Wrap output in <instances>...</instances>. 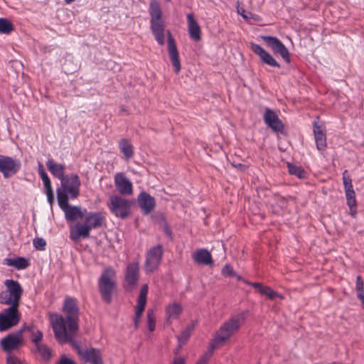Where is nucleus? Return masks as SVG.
<instances>
[{
	"instance_id": "nucleus-63",
	"label": "nucleus",
	"mask_w": 364,
	"mask_h": 364,
	"mask_svg": "<svg viewBox=\"0 0 364 364\" xmlns=\"http://www.w3.org/2000/svg\"><path fill=\"white\" fill-rule=\"evenodd\" d=\"M166 2H170V1H171V0H166Z\"/></svg>"
},
{
	"instance_id": "nucleus-35",
	"label": "nucleus",
	"mask_w": 364,
	"mask_h": 364,
	"mask_svg": "<svg viewBox=\"0 0 364 364\" xmlns=\"http://www.w3.org/2000/svg\"><path fill=\"white\" fill-rule=\"evenodd\" d=\"M14 30V26L6 18H0V33L9 34Z\"/></svg>"
},
{
	"instance_id": "nucleus-4",
	"label": "nucleus",
	"mask_w": 364,
	"mask_h": 364,
	"mask_svg": "<svg viewBox=\"0 0 364 364\" xmlns=\"http://www.w3.org/2000/svg\"><path fill=\"white\" fill-rule=\"evenodd\" d=\"M98 289L102 299L110 304L112 294L117 289L116 272L112 267L104 269L98 280Z\"/></svg>"
},
{
	"instance_id": "nucleus-19",
	"label": "nucleus",
	"mask_w": 364,
	"mask_h": 364,
	"mask_svg": "<svg viewBox=\"0 0 364 364\" xmlns=\"http://www.w3.org/2000/svg\"><path fill=\"white\" fill-rule=\"evenodd\" d=\"M137 202L139 206L145 215L149 214L156 206L155 198L144 191H142L139 194Z\"/></svg>"
},
{
	"instance_id": "nucleus-52",
	"label": "nucleus",
	"mask_w": 364,
	"mask_h": 364,
	"mask_svg": "<svg viewBox=\"0 0 364 364\" xmlns=\"http://www.w3.org/2000/svg\"><path fill=\"white\" fill-rule=\"evenodd\" d=\"M43 183L46 194L53 193V188L51 186V182H50V179L43 181Z\"/></svg>"
},
{
	"instance_id": "nucleus-32",
	"label": "nucleus",
	"mask_w": 364,
	"mask_h": 364,
	"mask_svg": "<svg viewBox=\"0 0 364 364\" xmlns=\"http://www.w3.org/2000/svg\"><path fill=\"white\" fill-rule=\"evenodd\" d=\"M57 193V200L59 207L63 210L68 207L69 203V197H68V193L65 191V190L61 189L60 188H58L56 190Z\"/></svg>"
},
{
	"instance_id": "nucleus-53",
	"label": "nucleus",
	"mask_w": 364,
	"mask_h": 364,
	"mask_svg": "<svg viewBox=\"0 0 364 364\" xmlns=\"http://www.w3.org/2000/svg\"><path fill=\"white\" fill-rule=\"evenodd\" d=\"M172 364H186V360L182 357H175Z\"/></svg>"
},
{
	"instance_id": "nucleus-62",
	"label": "nucleus",
	"mask_w": 364,
	"mask_h": 364,
	"mask_svg": "<svg viewBox=\"0 0 364 364\" xmlns=\"http://www.w3.org/2000/svg\"><path fill=\"white\" fill-rule=\"evenodd\" d=\"M64 1H65V2L66 4H71V3H73V1H75V0H64Z\"/></svg>"
},
{
	"instance_id": "nucleus-36",
	"label": "nucleus",
	"mask_w": 364,
	"mask_h": 364,
	"mask_svg": "<svg viewBox=\"0 0 364 364\" xmlns=\"http://www.w3.org/2000/svg\"><path fill=\"white\" fill-rule=\"evenodd\" d=\"M262 295L266 296L270 300H274L276 298L282 299L284 296L278 292L274 291L269 287H267Z\"/></svg>"
},
{
	"instance_id": "nucleus-50",
	"label": "nucleus",
	"mask_w": 364,
	"mask_h": 364,
	"mask_svg": "<svg viewBox=\"0 0 364 364\" xmlns=\"http://www.w3.org/2000/svg\"><path fill=\"white\" fill-rule=\"evenodd\" d=\"M57 364H75V361L65 355H62Z\"/></svg>"
},
{
	"instance_id": "nucleus-39",
	"label": "nucleus",
	"mask_w": 364,
	"mask_h": 364,
	"mask_svg": "<svg viewBox=\"0 0 364 364\" xmlns=\"http://www.w3.org/2000/svg\"><path fill=\"white\" fill-rule=\"evenodd\" d=\"M148 328L150 331H154L156 326V320L153 310L147 311Z\"/></svg>"
},
{
	"instance_id": "nucleus-13",
	"label": "nucleus",
	"mask_w": 364,
	"mask_h": 364,
	"mask_svg": "<svg viewBox=\"0 0 364 364\" xmlns=\"http://www.w3.org/2000/svg\"><path fill=\"white\" fill-rule=\"evenodd\" d=\"M81 182L77 174L66 175L60 180V188L70 194V198H76L80 195Z\"/></svg>"
},
{
	"instance_id": "nucleus-42",
	"label": "nucleus",
	"mask_w": 364,
	"mask_h": 364,
	"mask_svg": "<svg viewBox=\"0 0 364 364\" xmlns=\"http://www.w3.org/2000/svg\"><path fill=\"white\" fill-rule=\"evenodd\" d=\"M347 173V170H345L343 173V182L345 190L353 188L352 179L349 176H346Z\"/></svg>"
},
{
	"instance_id": "nucleus-54",
	"label": "nucleus",
	"mask_w": 364,
	"mask_h": 364,
	"mask_svg": "<svg viewBox=\"0 0 364 364\" xmlns=\"http://www.w3.org/2000/svg\"><path fill=\"white\" fill-rule=\"evenodd\" d=\"M46 196L48 203L52 206L55 201L53 193H47Z\"/></svg>"
},
{
	"instance_id": "nucleus-60",
	"label": "nucleus",
	"mask_w": 364,
	"mask_h": 364,
	"mask_svg": "<svg viewBox=\"0 0 364 364\" xmlns=\"http://www.w3.org/2000/svg\"><path fill=\"white\" fill-rule=\"evenodd\" d=\"M357 296H358V298L361 301L362 304H363V308H364V294H358Z\"/></svg>"
},
{
	"instance_id": "nucleus-58",
	"label": "nucleus",
	"mask_w": 364,
	"mask_h": 364,
	"mask_svg": "<svg viewBox=\"0 0 364 364\" xmlns=\"http://www.w3.org/2000/svg\"><path fill=\"white\" fill-rule=\"evenodd\" d=\"M164 230V232L166 234V235H168L171 238L172 237V231L171 230V229L169 228V227L167 224L165 225Z\"/></svg>"
},
{
	"instance_id": "nucleus-17",
	"label": "nucleus",
	"mask_w": 364,
	"mask_h": 364,
	"mask_svg": "<svg viewBox=\"0 0 364 364\" xmlns=\"http://www.w3.org/2000/svg\"><path fill=\"white\" fill-rule=\"evenodd\" d=\"M251 50L258 55L262 63L273 67L280 68V64L273 58V56L266 51L262 46L255 43H251Z\"/></svg>"
},
{
	"instance_id": "nucleus-40",
	"label": "nucleus",
	"mask_w": 364,
	"mask_h": 364,
	"mask_svg": "<svg viewBox=\"0 0 364 364\" xmlns=\"http://www.w3.org/2000/svg\"><path fill=\"white\" fill-rule=\"evenodd\" d=\"M245 283L249 286L254 287L256 289V291L258 293L261 294L262 295L267 287V286H264L262 284L259 283V282H248V281H245Z\"/></svg>"
},
{
	"instance_id": "nucleus-47",
	"label": "nucleus",
	"mask_w": 364,
	"mask_h": 364,
	"mask_svg": "<svg viewBox=\"0 0 364 364\" xmlns=\"http://www.w3.org/2000/svg\"><path fill=\"white\" fill-rule=\"evenodd\" d=\"M191 334L183 330L181 333L178 336V341L180 343L183 344L185 343L189 338Z\"/></svg>"
},
{
	"instance_id": "nucleus-38",
	"label": "nucleus",
	"mask_w": 364,
	"mask_h": 364,
	"mask_svg": "<svg viewBox=\"0 0 364 364\" xmlns=\"http://www.w3.org/2000/svg\"><path fill=\"white\" fill-rule=\"evenodd\" d=\"M33 245L36 250L44 251L46 250V241L42 237H36L33 240Z\"/></svg>"
},
{
	"instance_id": "nucleus-61",
	"label": "nucleus",
	"mask_w": 364,
	"mask_h": 364,
	"mask_svg": "<svg viewBox=\"0 0 364 364\" xmlns=\"http://www.w3.org/2000/svg\"><path fill=\"white\" fill-rule=\"evenodd\" d=\"M234 277H237V279L238 281H242L245 282V281H246L245 279H244L240 275H238L236 274V275H235Z\"/></svg>"
},
{
	"instance_id": "nucleus-6",
	"label": "nucleus",
	"mask_w": 364,
	"mask_h": 364,
	"mask_svg": "<svg viewBox=\"0 0 364 364\" xmlns=\"http://www.w3.org/2000/svg\"><path fill=\"white\" fill-rule=\"evenodd\" d=\"M62 311L65 314V316L63 317L65 321V326L71 331H77L80 309L77 299L67 296L64 300Z\"/></svg>"
},
{
	"instance_id": "nucleus-64",
	"label": "nucleus",
	"mask_w": 364,
	"mask_h": 364,
	"mask_svg": "<svg viewBox=\"0 0 364 364\" xmlns=\"http://www.w3.org/2000/svg\"><path fill=\"white\" fill-rule=\"evenodd\" d=\"M257 364H260L259 363H257Z\"/></svg>"
},
{
	"instance_id": "nucleus-26",
	"label": "nucleus",
	"mask_w": 364,
	"mask_h": 364,
	"mask_svg": "<svg viewBox=\"0 0 364 364\" xmlns=\"http://www.w3.org/2000/svg\"><path fill=\"white\" fill-rule=\"evenodd\" d=\"M46 166L51 174L56 178L61 180L65 176V166L56 163L54 159H48L46 161Z\"/></svg>"
},
{
	"instance_id": "nucleus-12",
	"label": "nucleus",
	"mask_w": 364,
	"mask_h": 364,
	"mask_svg": "<svg viewBox=\"0 0 364 364\" xmlns=\"http://www.w3.org/2000/svg\"><path fill=\"white\" fill-rule=\"evenodd\" d=\"M139 277V262H133L128 264L124 273V289L127 291H132L136 287Z\"/></svg>"
},
{
	"instance_id": "nucleus-45",
	"label": "nucleus",
	"mask_w": 364,
	"mask_h": 364,
	"mask_svg": "<svg viewBox=\"0 0 364 364\" xmlns=\"http://www.w3.org/2000/svg\"><path fill=\"white\" fill-rule=\"evenodd\" d=\"M356 290L358 294H364V282L360 275L356 277Z\"/></svg>"
},
{
	"instance_id": "nucleus-3",
	"label": "nucleus",
	"mask_w": 364,
	"mask_h": 364,
	"mask_svg": "<svg viewBox=\"0 0 364 364\" xmlns=\"http://www.w3.org/2000/svg\"><path fill=\"white\" fill-rule=\"evenodd\" d=\"M149 14L150 15L151 30L159 45L165 43V24L162 18V11L157 0H151Z\"/></svg>"
},
{
	"instance_id": "nucleus-34",
	"label": "nucleus",
	"mask_w": 364,
	"mask_h": 364,
	"mask_svg": "<svg viewBox=\"0 0 364 364\" xmlns=\"http://www.w3.org/2000/svg\"><path fill=\"white\" fill-rule=\"evenodd\" d=\"M35 347L36 352L38 353L43 360L48 361L50 360L51 357V350L46 345L41 343L35 346Z\"/></svg>"
},
{
	"instance_id": "nucleus-57",
	"label": "nucleus",
	"mask_w": 364,
	"mask_h": 364,
	"mask_svg": "<svg viewBox=\"0 0 364 364\" xmlns=\"http://www.w3.org/2000/svg\"><path fill=\"white\" fill-rule=\"evenodd\" d=\"M141 317V316H139V317H137L136 314L134 315V328H135V329L138 328V327H139V322H140Z\"/></svg>"
},
{
	"instance_id": "nucleus-10",
	"label": "nucleus",
	"mask_w": 364,
	"mask_h": 364,
	"mask_svg": "<svg viewBox=\"0 0 364 364\" xmlns=\"http://www.w3.org/2000/svg\"><path fill=\"white\" fill-rule=\"evenodd\" d=\"M163 246L160 244L151 247L146 254L145 261V271L146 273H151L156 271L163 257Z\"/></svg>"
},
{
	"instance_id": "nucleus-8",
	"label": "nucleus",
	"mask_w": 364,
	"mask_h": 364,
	"mask_svg": "<svg viewBox=\"0 0 364 364\" xmlns=\"http://www.w3.org/2000/svg\"><path fill=\"white\" fill-rule=\"evenodd\" d=\"M32 328V325H24L19 330L11 333L1 338L0 341V346L3 350L6 353H11L13 350L19 349L24 343L23 333L25 331L31 330Z\"/></svg>"
},
{
	"instance_id": "nucleus-49",
	"label": "nucleus",
	"mask_w": 364,
	"mask_h": 364,
	"mask_svg": "<svg viewBox=\"0 0 364 364\" xmlns=\"http://www.w3.org/2000/svg\"><path fill=\"white\" fill-rule=\"evenodd\" d=\"M237 12L240 15L242 16L245 19H250L252 18V14L249 11H246L243 8L237 7Z\"/></svg>"
},
{
	"instance_id": "nucleus-11",
	"label": "nucleus",
	"mask_w": 364,
	"mask_h": 364,
	"mask_svg": "<svg viewBox=\"0 0 364 364\" xmlns=\"http://www.w3.org/2000/svg\"><path fill=\"white\" fill-rule=\"evenodd\" d=\"M21 168V161L11 156L0 155V172L4 178L16 174Z\"/></svg>"
},
{
	"instance_id": "nucleus-28",
	"label": "nucleus",
	"mask_w": 364,
	"mask_h": 364,
	"mask_svg": "<svg viewBox=\"0 0 364 364\" xmlns=\"http://www.w3.org/2000/svg\"><path fill=\"white\" fill-rule=\"evenodd\" d=\"M4 264L8 266L14 267L18 270L25 269L29 266L28 260L22 257L6 258L4 259Z\"/></svg>"
},
{
	"instance_id": "nucleus-7",
	"label": "nucleus",
	"mask_w": 364,
	"mask_h": 364,
	"mask_svg": "<svg viewBox=\"0 0 364 364\" xmlns=\"http://www.w3.org/2000/svg\"><path fill=\"white\" fill-rule=\"evenodd\" d=\"M134 202L117 195L109 197L107 206L117 218L126 219L131 215V208Z\"/></svg>"
},
{
	"instance_id": "nucleus-1",
	"label": "nucleus",
	"mask_w": 364,
	"mask_h": 364,
	"mask_svg": "<svg viewBox=\"0 0 364 364\" xmlns=\"http://www.w3.org/2000/svg\"><path fill=\"white\" fill-rule=\"evenodd\" d=\"M50 322L55 338L60 344L69 343L81 358L86 348H82L80 343L75 340L77 331H71L65 326V321L61 314H54L50 316Z\"/></svg>"
},
{
	"instance_id": "nucleus-44",
	"label": "nucleus",
	"mask_w": 364,
	"mask_h": 364,
	"mask_svg": "<svg viewBox=\"0 0 364 364\" xmlns=\"http://www.w3.org/2000/svg\"><path fill=\"white\" fill-rule=\"evenodd\" d=\"M38 173L43 181L50 179L45 171L43 164L40 161L38 163Z\"/></svg>"
},
{
	"instance_id": "nucleus-15",
	"label": "nucleus",
	"mask_w": 364,
	"mask_h": 364,
	"mask_svg": "<svg viewBox=\"0 0 364 364\" xmlns=\"http://www.w3.org/2000/svg\"><path fill=\"white\" fill-rule=\"evenodd\" d=\"M263 119L266 125L274 132L285 134L284 124L274 111L269 108H266Z\"/></svg>"
},
{
	"instance_id": "nucleus-41",
	"label": "nucleus",
	"mask_w": 364,
	"mask_h": 364,
	"mask_svg": "<svg viewBox=\"0 0 364 364\" xmlns=\"http://www.w3.org/2000/svg\"><path fill=\"white\" fill-rule=\"evenodd\" d=\"M221 273L223 276L229 277H234L235 275H236V272L234 271V269L230 264H225L223 267Z\"/></svg>"
},
{
	"instance_id": "nucleus-20",
	"label": "nucleus",
	"mask_w": 364,
	"mask_h": 364,
	"mask_svg": "<svg viewBox=\"0 0 364 364\" xmlns=\"http://www.w3.org/2000/svg\"><path fill=\"white\" fill-rule=\"evenodd\" d=\"M90 231V228L87 224L77 223L70 229V238L74 242H77L81 238L89 237Z\"/></svg>"
},
{
	"instance_id": "nucleus-33",
	"label": "nucleus",
	"mask_w": 364,
	"mask_h": 364,
	"mask_svg": "<svg viewBox=\"0 0 364 364\" xmlns=\"http://www.w3.org/2000/svg\"><path fill=\"white\" fill-rule=\"evenodd\" d=\"M287 168L288 171L291 175H294L299 178H305L306 177V172L301 166L288 162Z\"/></svg>"
},
{
	"instance_id": "nucleus-30",
	"label": "nucleus",
	"mask_w": 364,
	"mask_h": 364,
	"mask_svg": "<svg viewBox=\"0 0 364 364\" xmlns=\"http://www.w3.org/2000/svg\"><path fill=\"white\" fill-rule=\"evenodd\" d=\"M346 197L347 200V205H348L350 213L353 216L356 213V199L355 193L353 188L346 189Z\"/></svg>"
},
{
	"instance_id": "nucleus-21",
	"label": "nucleus",
	"mask_w": 364,
	"mask_h": 364,
	"mask_svg": "<svg viewBox=\"0 0 364 364\" xmlns=\"http://www.w3.org/2000/svg\"><path fill=\"white\" fill-rule=\"evenodd\" d=\"M114 182L117 188L122 195L132 193V183L123 173H117L114 177Z\"/></svg>"
},
{
	"instance_id": "nucleus-5",
	"label": "nucleus",
	"mask_w": 364,
	"mask_h": 364,
	"mask_svg": "<svg viewBox=\"0 0 364 364\" xmlns=\"http://www.w3.org/2000/svg\"><path fill=\"white\" fill-rule=\"evenodd\" d=\"M6 289L0 292V304L19 306L23 290L20 283L14 279H6Z\"/></svg>"
},
{
	"instance_id": "nucleus-16",
	"label": "nucleus",
	"mask_w": 364,
	"mask_h": 364,
	"mask_svg": "<svg viewBox=\"0 0 364 364\" xmlns=\"http://www.w3.org/2000/svg\"><path fill=\"white\" fill-rule=\"evenodd\" d=\"M168 37V50L170 57L171 63L173 67V70L176 74H178L181 71V65L179 59V54L175 43V40L171 35L170 31H167Z\"/></svg>"
},
{
	"instance_id": "nucleus-43",
	"label": "nucleus",
	"mask_w": 364,
	"mask_h": 364,
	"mask_svg": "<svg viewBox=\"0 0 364 364\" xmlns=\"http://www.w3.org/2000/svg\"><path fill=\"white\" fill-rule=\"evenodd\" d=\"M146 301L139 300L137 301V305L135 310V314L137 317L141 316L146 306Z\"/></svg>"
},
{
	"instance_id": "nucleus-29",
	"label": "nucleus",
	"mask_w": 364,
	"mask_h": 364,
	"mask_svg": "<svg viewBox=\"0 0 364 364\" xmlns=\"http://www.w3.org/2000/svg\"><path fill=\"white\" fill-rule=\"evenodd\" d=\"M119 147L121 152L127 159L132 158L134 155V147L128 139H122L119 142Z\"/></svg>"
},
{
	"instance_id": "nucleus-22",
	"label": "nucleus",
	"mask_w": 364,
	"mask_h": 364,
	"mask_svg": "<svg viewBox=\"0 0 364 364\" xmlns=\"http://www.w3.org/2000/svg\"><path fill=\"white\" fill-rule=\"evenodd\" d=\"M193 259L200 265H213V259L210 252L205 248L198 249L192 255Z\"/></svg>"
},
{
	"instance_id": "nucleus-9",
	"label": "nucleus",
	"mask_w": 364,
	"mask_h": 364,
	"mask_svg": "<svg viewBox=\"0 0 364 364\" xmlns=\"http://www.w3.org/2000/svg\"><path fill=\"white\" fill-rule=\"evenodd\" d=\"M18 306L9 305L0 312V332L6 331L16 326L21 320Z\"/></svg>"
},
{
	"instance_id": "nucleus-23",
	"label": "nucleus",
	"mask_w": 364,
	"mask_h": 364,
	"mask_svg": "<svg viewBox=\"0 0 364 364\" xmlns=\"http://www.w3.org/2000/svg\"><path fill=\"white\" fill-rule=\"evenodd\" d=\"M80 358L85 363L90 364H104L100 350L94 348H86Z\"/></svg>"
},
{
	"instance_id": "nucleus-31",
	"label": "nucleus",
	"mask_w": 364,
	"mask_h": 364,
	"mask_svg": "<svg viewBox=\"0 0 364 364\" xmlns=\"http://www.w3.org/2000/svg\"><path fill=\"white\" fill-rule=\"evenodd\" d=\"M182 312V307L178 303L169 304L166 308V314L168 319H176Z\"/></svg>"
},
{
	"instance_id": "nucleus-27",
	"label": "nucleus",
	"mask_w": 364,
	"mask_h": 364,
	"mask_svg": "<svg viewBox=\"0 0 364 364\" xmlns=\"http://www.w3.org/2000/svg\"><path fill=\"white\" fill-rule=\"evenodd\" d=\"M65 213V217L67 221H75L77 218H83L85 213H84L81 208L78 206L69 205L63 210Z\"/></svg>"
},
{
	"instance_id": "nucleus-48",
	"label": "nucleus",
	"mask_w": 364,
	"mask_h": 364,
	"mask_svg": "<svg viewBox=\"0 0 364 364\" xmlns=\"http://www.w3.org/2000/svg\"><path fill=\"white\" fill-rule=\"evenodd\" d=\"M147 294H148V285L144 284L142 286V287L140 290V294H139V296L138 299L146 301Z\"/></svg>"
},
{
	"instance_id": "nucleus-18",
	"label": "nucleus",
	"mask_w": 364,
	"mask_h": 364,
	"mask_svg": "<svg viewBox=\"0 0 364 364\" xmlns=\"http://www.w3.org/2000/svg\"><path fill=\"white\" fill-rule=\"evenodd\" d=\"M85 223L90 228V230L101 228L105 223V217L103 213L87 212L86 210H85Z\"/></svg>"
},
{
	"instance_id": "nucleus-46",
	"label": "nucleus",
	"mask_w": 364,
	"mask_h": 364,
	"mask_svg": "<svg viewBox=\"0 0 364 364\" xmlns=\"http://www.w3.org/2000/svg\"><path fill=\"white\" fill-rule=\"evenodd\" d=\"M225 343H215V338H213V342L210 344L209 351L207 352L202 358H206L207 355H212L213 351L217 348L218 346H223Z\"/></svg>"
},
{
	"instance_id": "nucleus-37",
	"label": "nucleus",
	"mask_w": 364,
	"mask_h": 364,
	"mask_svg": "<svg viewBox=\"0 0 364 364\" xmlns=\"http://www.w3.org/2000/svg\"><path fill=\"white\" fill-rule=\"evenodd\" d=\"M33 326V328L29 331L32 332L31 334V341L35 344V346L41 344V342L43 339V333L42 331L37 330L36 331H33L34 326Z\"/></svg>"
},
{
	"instance_id": "nucleus-59",
	"label": "nucleus",
	"mask_w": 364,
	"mask_h": 364,
	"mask_svg": "<svg viewBox=\"0 0 364 364\" xmlns=\"http://www.w3.org/2000/svg\"><path fill=\"white\" fill-rule=\"evenodd\" d=\"M194 327H195L194 323H191V324L188 325L184 330L191 334L192 331L193 330Z\"/></svg>"
},
{
	"instance_id": "nucleus-2",
	"label": "nucleus",
	"mask_w": 364,
	"mask_h": 364,
	"mask_svg": "<svg viewBox=\"0 0 364 364\" xmlns=\"http://www.w3.org/2000/svg\"><path fill=\"white\" fill-rule=\"evenodd\" d=\"M247 314L248 311H242L231 316L230 319L223 323L215 336V343H225L228 341L240 330L245 323Z\"/></svg>"
},
{
	"instance_id": "nucleus-51",
	"label": "nucleus",
	"mask_w": 364,
	"mask_h": 364,
	"mask_svg": "<svg viewBox=\"0 0 364 364\" xmlns=\"http://www.w3.org/2000/svg\"><path fill=\"white\" fill-rule=\"evenodd\" d=\"M6 364H21V362L16 356L9 355L6 358Z\"/></svg>"
},
{
	"instance_id": "nucleus-56",
	"label": "nucleus",
	"mask_w": 364,
	"mask_h": 364,
	"mask_svg": "<svg viewBox=\"0 0 364 364\" xmlns=\"http://www.w3.org/2000/svg\"><path fill=\"white\" fill-rule=\"evenodd\" d=\"M210 358V354L207 355L206 358H200L196 364H207L208 360Z\"/></svg>"
},
{
	"instance_id": "nucleus-24",
	"label": "nucleus",
	"mask_w": 364,
	"mask_h": 364,
	"mask_svg": "<svg viewBox=\"0 0 364 364\" xmlns=\"http://www.w3.org/2000/svg\"><path fill=\"white\" fill-rule=\"evenodd\" d=\"M313 132L318 151H323L326 147V133L318 122H314L313 124Z\"/></svg>"
},
{
	"instance_id": "nucleus-55",
	"label": "nucleus",
	"mask_w": 364,
	"mask_h": 364,
	"mask_svg": "<svg viewBox=\"0 0 364 364\" xmlns=\"http://www.w3.org/2000/svg\"><path fill=\"white\" fill-rule=\"evenodd\" d=\"M232 166H235L236 168L240 169L241 171H245L247 168V166L242 164H232Z\"/></svg>"
},
{
	"instance_id": "nucleus-25",
	"label": "nucleus",
	"mask_w": 364,
	"mask_h": 364,
	"mask_svg": "<svg viewBox=\"0 0 364 364\" xmlns=\"http://www.w3.org/2000/svg\"><path fill=\"white\" fill-rule=\"evenodd\" d=\"M187 21L188 33L191 38L195 41H200L201 39L200 27L195 19L193 14H188L187 15Z\"/></svg>"
},
{
	"instance_id": "nucleus-14",
	"label": "nucleus",
	"mask_w": 364,
	"mask_h": 364,
	"mask_svg": "<svg viewBox=\"0 0 364 364\" xmlns=\"http://www.w3.org/2000/svg\"><path fill=\"white\" fill-rule=\"evenodd\" d=\"M261 38L272 49L274 53L280 55L285 62L290 63L291 58L289 50L278 38L272 36H262Z\"/></svg>"
}]
</instances>
